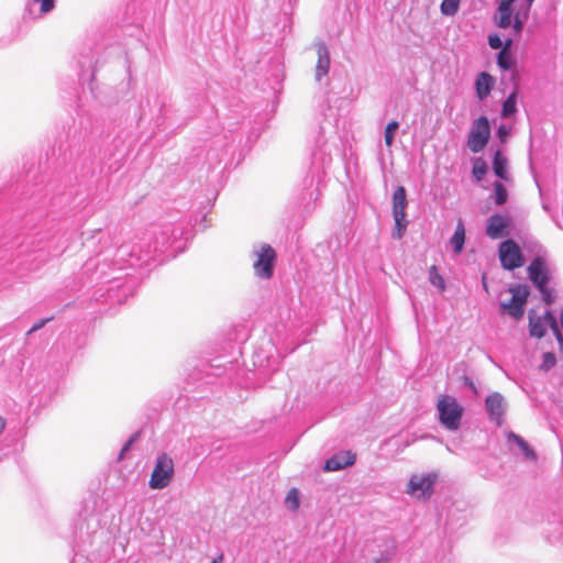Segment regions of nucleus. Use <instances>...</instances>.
Wrapping results in <instances>:
<instances>
[{"mask_svg": "<svg viewBox=\"0 0 563 563\" xmlns=\"http://www.w3.org/2000/svg\"><path fill=\"white\" fill-rule=\"evenodd\" d=\"M47 194L48 188L33 191L23 201L21 210L15 211L14 221L0 219V261L9 263L34 253V260L44 262L58 253L49 245L55 218L49 217L48 208L56 207L63 198L48 200Z\"/></svg>", "mask_w": 563, "mask_h": 563, "instance_id": "nucleus-2", "label": "nucleus"}, {"mask_svg": "<svg viewBox=\"0 0 563 563\" xmlns=\"http://www.w3.org/2000/svg\"><path fill=\"white\" fill-rule=\"evenodd\" d=\"M223 562V554L220 553L218 556L213 558L210 563H222Z\"/></svg>", "mask_w": 563, "mask_h": 563, "instance_id": "nucleus-48", "label": "nucleus"}, {"mask_svg": "<svg viewBox=\"0 0 563 563\" xmlns=\"http://www.w3.org/2000/svg\"><path fill=\"white\" fill-rule=\"evenodd\" d=\"M93 174H95V168H92L91 166L87 170L82 172V176H92Z\"/></svg>", "mask_w": 563, "mask_h": 563, "instance_id": "nucleus-49", "label": "nucleus"}, {"mask_svg": "<svg viewBox=\"0 0 563 563\" xmlns=\"http://www.w3.org/2000/svg\"><path fill=\"white\" fill-rule=\"evenodd\" d=\"M78 64H79V67H80V70H81V76L85 75L86 71L90 70V68L92 67V57L89 58V60H78Z\"/></svg>", "mask_w": 563, "mask_h": 563, "instance_id": "nucleus-43", "label": "nucleus"}, {"mask_svg": "<svg viewBox=\"0 0 563 563\" xmlns=\"http://www.w3.org/2000/svg\"><path fill=\"white\" fill-rule=\"evenodd\" d=\"M80 559H81V556H79L78 554H76V555L74 556V559L71 560V563H78Z\"/></svg>", "mask_w": 563, "mask_h": 563, "instance_id": "nucleus-54", "label": "nucleus"}, {"mask_svg": "<svg viewBox=\"0 0 563 563\" xmlns=\"http://www.w3.org/2000/svg\"><path fill=\"white\" fill-rule=\"evenodd\" d=\"M89 539H90V536L87 537V540L82 539L81 541H82V543H86L87 541H89Z\"/></svg>", "mask_w": 563, "mask_h": 563, "instance_id": "nucleus-55", "label": "nucleus"}, {"mask_svg": "<svg viewBox=\"0 0 563 563\" xmlns=\"http://www.w3.org/2000/svg\"><path fill=\"white\" fill-rule=\"evenodd\" d=\"M539 292L541 294L542 301L550 306L554 302L555 296L553 289H551L548 285L541 288H537Z\"/></svg>", "mask_w": 563, "mask_h": 563, "instance_id": "nucleus-36", "label": "nucleus"}, {"mask_svg": "<svg viewBox=\"0 0 563 563\" xmlns=\"http://www.w3.org/2000/svg\"><path fill=\"white\" fill-rule=\"evenodd\" d=\"M498 16L495 19V23L500 29H507L511 25L514 15V9L511 5L498 4L497 7Z\"/></svg>", "mask_w": 563, "mask_h": 563, "instance_id": "nucleus-21", "label": "nucleus"}, {"mask_svg": "<svg viewBox=\"0 0 563 563\" xmlns=\"http://www.w3.org/2000/svg\"><path fill=\"white\" fill-rule=\"evenodd\" d=\"M389 556L387 554H382L379 559L375 560L373 563H389Z\"/></svg>", "mask_w": 563, "mask_h": 563, "instance_id": "nucleus-46", "label": "nucleus"}, {"mask_svg": "<svg viewBox=\"0 0 563 563\" xmlns=\"http://www.w3.org/2000/svg\"><path fill=\"white\" fill-rule=\"evenodd\" d=\"M399 128V123L395 120L390 121L386 128L384 133L385 144L387 146H391L395 140V134Z\"/></svg>", "mask_w": 563, "mask_h": 563, "instance_id": "nucleus-32", "label": "nucleus"}, {"mask_svg": "<svg viewBox=\"0 0 563 563\" xmlns=\"http://www.w3.org/2000/svg\"><path fill=\"white\" fill-rule=\"evenodd\" d=\"M560 324H561V328L563 329V308L560 311Z\"/></svg>", "mask_w": 563, "mask_h": 563, "instance_id": "nucleus-53", "label": "nucleus"}, {"mask_svg": "<svg viewBox=\"0 0 563 563\" xmlns=\"http://www.w3.org/2000/svg\"><path fill=\"white\" fill-rule=\"evenodd\" d=\"M93 77H95V68L91 69L90 84H89V88H90L92 93H93V88H92Z\"/></svg>", "mask_w": 563, "mask_h": 563, "instance_id": "nucleus-50", "label": "nucleus"}, {"mask_svg": "<svg viewBox=\"0 0 563 563\" xmlns=\"http://www.w3.org/2000/svg\"><path fill=\"white\" fill-rule=\"evenodd\" d=\"M466 240V230L462 219L457 220L453 235L450 239V245L455 255H460L463 252Z\"/></svg>", "mask_w": 563, "mask_h": 563, "instance_id": "nucleus-18", "label": "nucleus"}, {"mask_svg": "<svg viewBox=\"0 0 563 563\" xmlns=\"http://www.w3.org/2000/svg\"><path fill=\"white\" fill-rule=\"evenodd\" d=\"M508 442H514L519 448L525 460L536 462L538 460L537 452L530 446V444L519 434L510 431L507 435Z\"/></svg>", "mask_w": 563, "mask_h": 563, "instance_id": "nucleus-17", "label": "nucleus"}, {"mask_svg": "<svg viewBox=\"0 0 563 563\" xmlns=\"http://www.w3.org/2000/svg\"><path fill=\"white\" fill-rule=\"evenodd\" d=\"M54 317L40 319L31 327V329L27 331V335L41 330L43 327H45L49 321H52Z\"/></svg>", "mask_w": 563, "mask_h": 563, "instance_id": "nucleus-39", "label": "nucleus"}, {"mask_svg": "<svg viewBox=\"0 0 563 563\" xmlns=\"http://www.w3.org/2000/svg\"><path fill=\"white\" fill-rule=\"evenodd\" d=\"M511 218L501 213H494L487 219L485 233L492 240L507 238L510 234Z\"/></svg>", "mask_w": 563, "mask_h": 563, "instance_id": "nucleus-11", "label": "nucleus"}, {"mask_svg": "<svg viewBox=\"0 0 563 563\" xmlns=\"http://www.w3.org/2000/svg\"><path fill=\"white\" fill-rule=\"evenodd\" d=\"M498 256L501 267L510 272L522 267L526 262L520 246L512 239H506L499 244Z\"/></svg>", "mask_w": 563, "mask_h": 563, "instance_id": "nucleus-8", "label": "nucleus"}, {"mask_svg": "<svg viewBox=\"0 0 563 563\" xmlns=\"http://www.w3.org/2000/svg\"><path fill=\"white\" fill-rule=\"evenodd\" d=\"M437 481V473L413 474L408 482L407 494L416 498L429 499L434 493Z\"/></svg>", "mask_w": 563, "mask_h": 563, "instance_id": "nucleus-9", "label": "nucleus"}, {"mask_svg": "<svg viewBox=\"0 0 563 563\" xmlns=\"http://www.w3.org/2000/svg\"><path fill=\"white\" fill-rule=\"evenodd\" d=\"M438 421L448 431H456L461 427L464 408L451 395H442L435 405Z\"/></svg>", "mask_w": 563, "mask_h": 563, "instance_id": "nucleus-4", "label": "nucleus"}, {"mask_svg": "<svg viewBox=\"0 0 563 563\" xmlns=\"http://www.w3.org/2000/svg\"><path fill=\"white\" fill-rule=\"evenodd\" d=\"M517 113V91H512L503 102L501 115L509 118Z\"/></svg>", "mask_w": 563, "mask_h": 563, "instance_id": "nucleus-28", "label": "nucleus"}, {"mask_svg": "<svg viewBox=\"0 0 563 563\" xmlns=\"http://www.w3.org/2000/svg\"><path fill=\"white\" fill-rule=\"evenodd\" d=\"M500 309L503 312H507L515 319H520L525 313V305L520 301H512V298L508 302H501Z\"/></svg>", "mask_w": 563, "mask_h": 563, "instance_id": "nucleus-23", "label": "nucleus"}, {"mask_svg": "<svg viewBox=\"0 0 563 563\" xmlns=\"http://www.w3.org/2000/svg\"><path fill=\"white\" fill-rule=\"evenodd\" d=\"M139 437H140V432H135L130 435V438L123 444V446L119 453V456H118L119 461H122L125 457V454L131 450L132 445L137 441Z\"/></svg>", "mask_w": 563, "mask_h": 563, "instance_id": "nucleus-34", "label": "nucleus"}, {"mask_svg": "<svg viewBox=\"0 0 563 563\" xmlns=\"http://www.w3.org/2000/svg\"><path fill=\"white\" fill-rule=\"evenodd\" d=\"M487 170H488V166H487L486 162L482 157L475 158L473 168H472V174L477 181H479L484 178Z\"/></svg>", "mask_w": 563, "mask_h": 563, "instance_id": "nucleus-30", "label": "nucleus"}, {"mask_svg": "<svg viewBox=\"0 0 563 563\" xmlns=\"http://www.w3.org/2000/svg\"><path fill=\"white\" fill-rule=\"evenodd\" d=\"M181 223H163L152 225L139 243H122L117 249L111 246L109 236L100 238L103 247L90 257L81 267V276L89 283L101 285L104 290L100 296L103 301L122 303L133 295L134 279L129 274L115 275L125 267L142 268L152 264H162L164 254L170 250L169 256L183 249L184 235Z\"/></svg>", "mask_w": 563, "mask_h": 563, "instance_id": "nucleus-1", "label": "nucleus"}, {"mask_svg": "<svg viewBox=\"0 0 563 563\" xmlns=\"http://www.w3.org/2000/svg\"><path fill=\"white\" fill-rule=\"evenodd\" d=\"M509 135L510 128L505 124H500L497 129V136L500 140V142H505Z\"/></svg>", "mask_w": 563, "mask_h": 563, "instance_id": "nucleus-40", "label": "nucleus"}, {"mask_svg": "<svg viewBox=\"0 0 563 563\" xmlns=\"http://www.w3.org/2000/svg\"><path fill=\"white\" fill-rule=\"evenodd\" d=\"M487 42L490 48L493 49H501L504 45V41L497 33L489 34L487 37Z\"/></svg>", "mask_w": 563, "mask_h": 563, "instance_id": "nucleus-37", "label": "nucleus"}, {"mask_svg": "<svg viewBox=\"0 0 563 563\" xmlns=\"http://www.w3.org/2000/svg\"><path fill=\"white\" fill-rule=\"evenodd\" d=\"M514 44V40L508 37L504 41V45H503V48H508L511 51V46Z\"/></svg>", "mask_w": 563, "mask_h": 563, "instance_id": "nucleus-47", "label": "nucleus"}, {"mask_svg": "<svg viewBox=\"0 0 563 563\" xmlns=\"http://www.w3.org/2000/svg\"><path fill=\"white\" fill-rule=\"evenodd\" d=\"M529 332L531 336L541 339L547 333L545 322L541 317H534L532 311L529 312Z\"/></svg>", "mask_w": 563, "mask_h": 563, "instance_id": "nucleus-22", "label": "nucleus"}, {"mask_svg": "<svg viewBox=\"0 0 563 563\" xmlns=\"http://www.w3.org/2000/svg\"><path fill=\"white\" fill-rule=\"evenodd\" d=\"M253 254L256 260L253 263L254 274L261 279H269L274 275L277 253L272 245L262 243L254 246Z\"/></svg>", "mask_w": 563, "mask_h": 563, "instance_id": "nucleus-5", "label": "nucleus"}, {"mask_svg": "<svg viewBox=\"0 0 563 563\" xmlns=\"http://www.w3.org/2000/svg\"><path fill=\"white\" fill-rule=\"evenodd\" d=\"M490 139V123L487 117L481 115L472 122L466 145L473 153L482 152Z\"/></svg>", "mask_w": 563, "mask_h": 563, "instance_id": "nucleus-7", "label": "nucleus"}, {"mask_svg": "<svg viewBox=\"0 0 563 563\" xmlns=\"http://www.w3.org/2000/svg\"><path fill=\"white\" fill-rule=\"evenodd\" d=\"M509 291L511 292L512 301H520L521 305L527 303L528 297L530 295V288L528 285H514L509 287Z\"/></svg>", "mask_w": 563, "mask_h": 563, "instance_id": "nucleus-26", "label": "nucleus"}, {"mask_svg": "<svg viewBox=\"0 0 563 563\" xmlns=\"http://www.w3.org/2000/svg\"><path fill=\"white\" fill-rule=\"evenodd\" d=\"M529 4H531L534 0H526Z\"/></svg>", "mask_w": 563, "mask_h": 563, "instance_id": "nucleus-56", "label": "nucleus"}, {"mask_svg": "<svg viewBox=\"0 0 563 563\" xmlns=\"http://www.w3.org/2000/svg\"><path fill=\"white\" fill-rule=\"evenodd\" d=\"M335 133V126L332 122L324 119L320 123L318 133L314 136L313 148L311 152V164L313 168L321 169L322 173L332 162V147L330 140Z\"/></svg>", "mask_w": 563, "mask_h": 563, "instance_id": "nucleus-3", "label": "nucleus"}, {"mask_svg": "<svg viewBox=\"0 0 563 563\" xmlns=\"http://www.w3.org/2000/svg\"><path fill=\"white\" fill-rule=\"evenodd\" d=\"M495 86V78L487 71H481L475 79V92L478 100H485Z\"/></svg>", "mask_w": 563, "mask_h": 563, "instance_id": "nucleus-15", "label": "nucleus"}, {"mask_svg": "<svg viewBox=\"0 0 563 563\" xmlns=\"http://www.w3.org/2000/svg\"><path fill=\"white\" fill-rule=\"evenodd\" d=\"M488 419L497 427L505 422V415L508 408L506 398L498 391L490 393L484 400Z\"/></svg>", "mask_w": 563, "mask_h": 563, "instance_id": "nucleus-10", "label": "nucleus"}, {"mask_svg": "<svg viewBox=\"0 0 563 563\" xmlns=\"http://www.w3.org/2000/svg\"><path fill=\"white\" fill-rule=\"evenodd\" d=\"M56 4V0H32L25 8V13L31 19L41 18L49 13Z\"/></svg>", "mask_w": 563, "mask_h": 563, "instance_id": "nucleus-16", "label": "nucleus"}, {"mask_svg": "<svg viewBox=\"0 0 563 563\" xmlns=\"http://www.w3.org/2000/svg\"><path fill=\"white\" fill-rule=\"evenodd\" d=\"M429 279H430V283L439 288L440 290H444L445 289V282H444V278L442 277V275H440L438 273V269H437V266H431L430 268V272H429Z\"/></svg>", "mask_w": 563, "mask_h": 563, "instance_id": "nucleus-33", "label": "nucleus"}, {"mask_svg": "<svg viewBox=\"0 0 563 563\" xmlns=\"http://www.w3.org/2000/svg\"><path fill=\"white\" fill-rule=\"evenodd\" d=\"M356 455L351 451H343L333 454L329 457L323 465L325 472L341 471L345 467L352 466L355 463Z\"/></svg>", "mask_w": 563, "mask_h": 563, "instance_id": "nucleus-13", "label": "nucleus"}, {"mask_svg": "<svg viewBox=\"0 0 563 563\" xmlns=\"http://www.w3.org/2000/svg\"><path fill=\"white\" fill-rule=\"evenodd\" d=\"M556 364V357L555 354L552 352H545L542 355V364L540 365V368L542 371H550L554 365Z\"/></svg>", "mask_w": 563, "mask_h": 563, "instance_id": "nucleus-35", "label": "nucleus"}, {"mask_svg": "<svg viewBox=\"0 0 563 563\" xmlns=\"http://www.w3.org/2000/svg\"><path fill=\"white\" fill-rule=\"evenodd\" d=\"M286 506L291 511H297L300 505L299 492L297 488H291L285 499Z\"/></svg>", "mask_w": 563, "mask_h": 563, "instance_id": "nucleus-31", "label": "nucleus"}, {"mask_svg": "<svg viewBox=\"0 0 563 563\" xmlns=\"http://www.w3.org/2000/svg\"><path fill=\"white\" fill-rule=\"evenodd\" d=\"M318 60L316 65L314 78L317 81H321V79L328 75L330 69V52L324 42H319L316 44Z\"/></svg>", "mask_w": 563, "mask_h": 563, "instance_id": "nucleus-14", "label": "nucleus"}, {"mask_svg": "<svg viewBox=\"0 0 563 563\" xmlns=\"http://www.w3.org/2000/svg\"><path fill=\"white\" fill-rule=\"evenodd\" d=\"M406 230L407 229H405V228H397V227H395L393 232H391V238L395 239V240L402 239V236L406 233Z\"/></svg>", "mask_w": 563, "mask_h": 563, "instance_id": "nucleus-45", "label": "nucleus"}, {"mask_svg": "<svg viewBox=\"0 0 563 563\" xmlns=\"http://www.w3.org/2000/svg\"><path fill=\"white\" fill-rule=\"evenodd\" d=\"M395 220V227L407 229L408 221L406 220V214H393Z\"/></svg>", "mask_w": 563, "mask_h": 563, "instance_id": "nucleus-42", "label": "nucleus"}, {"mask_svg": "<svg viewBox=\"0 0 563 563\" xmlns=\"http://www.w3.org/2000/svg\"><path fill=\"white\" fill-rule=\"evenodd\" d=\"M406 230L407 229H405V228H397V227H395L393 232H391V238L395 239V240L402 239V236L406 233Z\"/></svg>", "mask_w": 563, "mask_h": 563, "instance_id": "nucleus-44", "label": "nucleus"}, {"mask_svg": "<svg viewBox=\"0 0 563 563\" xmlns=\"http://www.w3.org/2000/svg\"><path fill=\"white\" fill-rule=\"evenodd\" d=\"M174 474L175 467L173 459L166 453H162L155 460L148 486L152 489H164L170 484Z\"/></svg>", "mask_w": 563, "mask_h": 563, "instance_id": "nucleus-6", "label": "nucleus"}, {"mask_svg": "<svg viewBox=\"0 0 563 563\" xmlns=\"http://www.w3.org/2000/svg\"><path fill=\"white\" fill-rule=\"evenodd\" d=\"M510 26H512L515 35H519L522 32L525 27V20L520 18L519 13L514 15V20H511Z\"/></svg>", "mask_w": 563, "mask_h": 563, "instance_id": "nucleus-38", "label": "nucleus"}, {"mask_svg": "<svg viewBox=\"0 0 563 563\" xmlns=\"http://www.w3.org/2000/svg\"><path fill=\"white\" fill-rule=\"evenodd\" d=\"M84 527V521H79L75 527V537H77V531L79 530L81 532Z\"/></svg>", "mask_w": 563, "mask_h": 563, "instance_id": "nucleus-51", "label": "nucleus"}, {"mask_svg": "<svg viewBox=\"0 0 563 563\" xmlns=\"http://www.w3.org/2000/svg\"><path fill=\"white\" fill-rule=\"evenodd\" d=\"M461 0H442L440 4L441 14L444 16H454L460 9Z\"/></svg>", "mask_w": 563, "mask_h": 563, "instance_id": "nucleus-29", "label": "nucleus"}, {"mask_svg": "<svg viewBox=\"0 0 563 563\" xmlns=\"http://www.w3.org/2000/svg\"><path fill=\"white\" fill-rule=\"evenodd\" d=\"M295 1H296V0H294V2H295ZM289 2H290V3H292V0H289Z\"/></svg>", "mask_w": 563, "mask_h": 563, "instance_id": "nucleus-57", "label": "nucleus"}, {"mask_svg": "<svg viewBox=\"0 0 563 563\" xmlns=\"http://www.w3.org/2000/svg\"><path fill=\"white\" fill-rule=\"evenodd\" d=\"M542 319L545 322V325L548 324L551 328V330L553 331V333L555 335L556 341L563 347V335L560 331L558 320H556L555 316L553 314V312L551 310H547L544 312V316Z\"/></svg>", "mask_w": 563, "mask_h": 563, "instance_id": "nucleus-27", "label": "nucleus"}, {"mask_svg": "<svg viewBox=\"0 0 563 563\" xmlns=\"http://www.w3.org/2000/svg\"><path fill=\"white\" fill-rule=\"evenodd\" d=\"M462 380H463V385H464L465 387H467L468 389H471V391L473 393V395H475V396H477V395H478V389H477V387H476V385H475L474 380H473L470 376L464 375V376L462 377Z\"/></svg>", "mask_w": 563, "mask_h": 563, "instance_id": "nucleus-41", "label": "nucleus"}, {"mask_svg": "<svg viewBox=\"0 0 563 563\" xmlns=\"http://www.w3.org/2000/svg\"><path fill=\"white\" fill-rule=\"evenodd\" d=\"M527 272L529 279L536 288H541L549 285L550 272L545 261L542 257H534L528 266Z\"/></svg>", "mask_w": 563, "mask_h": 563, "instance_id": "nucleus-12", "label": "nucleus"}, {"mask_svg": "<svg viewBox=\"0 0 563 563\" xmlns=\"http://www.w3.org/2000/svg\"><path fill=\"white\" fill-rule=\"evenodd\" d=\"M508 159L506 156L503 155V153L497 150L494 154V157H493V170H494V174L503 179V180H509V175H508Z\"/></svg>", "mask_w": 563, "mask_h": 563, "instance_id": "nucleus-20", "label": "nucleus"}, {"mask_svg": "<svg viewBox=\"0 0 563 563\" xmlns=\"http://www.w3.org/2000/svg\"><path fill=\"white\" fill-rule=\"evenodd\" d=\"M493 200L496 206H504L508 200V190L501 181L493 184Z\"/></svg>", "mask_w": 563, "mask_h": 563, "instance_id": "nucleus-25", "label": "nucleus"}, {"mask_svg": "<svg viewBox=\"0 0 563 563\" xmlns=\"http://www.w3.org/2000/svg\"><path fill=\"white\" fill-rule=\"evenodd\" d=\"M393 203V214H406V209L408 207L407 200V190L404 186H398L391 198Z\"/></svg>", "mask_w": 563, "mask_h": 563, "instance_id": "nucleus-19", "label": "nucleus"}, {"mask_svg": "<svg viewBox=\"0 0 563 563\" xmlns=\"http://www.w3.org/2000/svg\"><path fill=\"white\" fill-rule=\"evenodd\" d=\"M515 1H516V0H500V1L498 2V4L511 5V7H512V4H514V2H515Z\"/></svg>", "mask_w": 563, "mask_h": 563, "instance_id": "nucleus-52", "label": "nucleus"}, {"mask_svg": "<svg viewBox=\"0 0 563 563\" xmlns=\"http://www.w3.org/2000/svg\"><path fill=\"white\" fill-rule=\"evenodd\" d=\"M497 65L503 70H510L516 65V59L508 48H501L497 54Z\"/></svg>", "mask_w": 563, "mask_h": 563, "instance_id": "nucleus-24", "label": "nucleus"}]
</instances>
